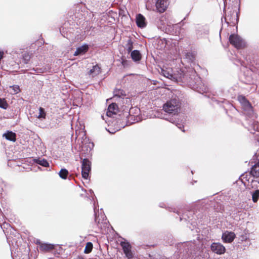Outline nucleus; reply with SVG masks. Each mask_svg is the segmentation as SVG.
I'll use <instances>...</instances> for the list:
<instances>
[{"label":"nucleus","mask_w":259,"mask_h":259,"mask_svg":"<svg viewBox=\"0 0 259 259\" xmlns=\"http://www.w3.org/2000/svg\"><path fill=\"white\" fill-rule=\"evenodd\" d=\"M240 13V3H236V5L229 7L225 10V21L231 26H235L239 21Z\"/></svg>","instance_id":"1"},{"label":"nucleus","mask_w":259,"mask_h":259,"mask_svg":"<svg viewBox=\"0 0 259 259\" xmlns=\"http://www.w3.org/2000/svg\"><path fill=\"white\" fill-rule=\"evenodd\" d=\"M181 108V103L178 99L174 98L167 101L163 106V110L169 114H177Z\"/></svg>","instance_id":"2"},{"label":"nucleus","mask_w":259,"mask_h":259,"mask_svg":"<svg viewBox=\"0 0 259 259\" xmlns=\"http://www.w3.org/2000/svg\"><path fill=\"white\" fill-rule=\"evenodd\" d=\"M36 243L39 245V250L43 252L52 251L56 255V254H60L63 251L62 248L59 245L55 246L52 244L42 243L40 241H37Z\"/></svg>","instance_id":"3"},{"label":"nucleus","mask_w":259,"mask_h":259,"mask_svg":"<svg viewBox=\"0 0 259 259\" xmlns=\"http://www.w3.org/2000/svg\"><path fill=\"white\" fill-rule=\"evenodd\" d=\"M229 39L230 44L237 49H243L246 47L244 40L237 34H231Z\"/></svg>","instance_id":"4"},{"label":"nucleus","mask_w":259,"mask_h":259,"mask_svg":"<svg viewBox=\"0 0 259 259\" xmlns=\"http://www.w3.org/2000/svg\"><path fill=\"white\" fill-rule=\"evenodd\" d=\"M91 170V162L87 159L84 158L82 160L81 165V175L84 179H88L89 173Z\"/></svg>","instance_id":"5"},{"label":"nucleus","mask_w":259,"mask_h":259,"mask_svg":"<svg viewBox=\"0 0 259 259\" xmlns=\"http://www.w3.org/2000/svg\"><path fill=\"white\" fill-rule=\"evenodd\" d=\"M123 251L128 259H132L134 257V253L132 251V245L126 241H121L120 243Z\"/></svg>","instance_id":"6"},{"label":"nucleus","mask_w":259,"mask_h":259,"mask_svg":"<svg viewBox=\"0 0 259 259\" xmlns=\"http://www.w3.org/2000/svg\"><path fill=\"white\" fill-rule=\"evenodd\" d=\"M251 177L250 171V172H245L240 176V179L245 186L253 188L252 184L254 180L251 179Z\"/></svg>","instance_id":"7"},{"label":"nucleus","mask_w":259,"mask_h":259,"mask_svg":"<svg viewBox=\"0 0 259 259\" xmlns=\"http://www.w3.org/2000/svg\"><path fill=\"white\" fill-rule=\"evenodd\" d=\"M211 250L217 254H223L226 250L225 247L219 243H213L211 245Z\"/></svg>","instance_id":"8"},{"label":"nucleus","mask_w":259,"mask_h":259,"mask_svg":"<svg viewBox=\"0 0 259 259\" xmlns=\"http://www.w3.org/2000/svg\"><path fill=\"white\" fill-rule=\"evenodd\" d=\"M167 6V0H157L156 3V9L160 13H163L166 10Z\"/></svg>","instance_id":"9"},{"label":"nucleus","mask_w":259,"mask_h":259,"mask_svg":"<svg viewBox=\"0 0 259 259\" xmlns=\"http://www.w3.org/2000/svg\"><path fill=\"white\" fill-rule=\"evenodd\" d=\"M236 237L234 232L226 231L222 235V238L225 243H231Z\"/></svg>","instance_id":"10"},{"label":"nucleus","mask_w":259,"mask_h":259,"mask_svg":"<svg viewBox=\"0 0 259 259\" xmlns=\"http://www.w3.org/2000/svg\"><path fill=\"white\" fill-rule=\"evenodd\" d=\"M118 111V107L117 105L115 103H113L108 106L107 115L111 117L113 115L116 114Z\"/></svg>","instance_id":"11"},{"label":"nucleus","mask_w":259,"mask_h":259,"mask_svg":"<svg viewBox=\"0 0 259 259\" xmlns=\"http://www.w3.org/2000/svg\"><path fill=\"white\" fill-rule=\"evenodd\" d=\"M136 24L139 27L144 28L146 26L145 17L141 14L137 15L136 17Z\"/></svg>","instance_id":"12"},{"label":"nucleus","mask_w":259,"mask_h":259,"mask_svg":"<svg viewBox=\"0 0 259 259\" xmlns=\"http://www.w3.org/2000/svg\"><path fill=\"white\" fill-rule=\"evenodd\" d=\"M250 172L252 177L259 178V161L252 166Z\"/></svg>","instance_id":"13"},{"label":"nucleus","mask_w":259,"mask_h":259,"mask_svg":"<svg viewBox=\"0 0 259 259\" xmlns=\"http://www.w3.org/2000/svg\"><path fill=\"white\" fill-rule=\"evenodd\" d=\"M89 49V47L87 45H84L81 47H79L76 49V51L74 52V56H78L80 54L86 53Z\"/></svg>","instance_id":"14"},{"label":"nucleus","mask_w":259,"mask_h":259,"mask_svg":"<svg viewBox=\"0 0 259 259\" xmlns=\"http://www.w3.org/2000/svg\"><path fill=\"white\" fill-rule=\"evenodd\" d=\"M3 136L8 140L13 141L14 142L16 141V134L12 131H8L3 135Z\"/></svg>","instance_id":"15"},{"label":"nucleus","mask_w":259,"mask_h":259,"mask_svg":"<svg viewBox=\"0 0 259 259\" xmlns=\"http://www.w3.org/2000/svg\"><path fill=\"white\" fill-rule=\"evenodd\" d=\"M131 57L135 61H139L142 58V55L138 50H134L131 52Z\"/></svg>","instance_id":"16"},{"label":"nucleus","mask_w":259,"mask_h":259,"mask_svg":"<svg viewBox=\"0 0 259 259\" xmlns=\"http://www.w3.org/2000/svg\"><path fill=\"white\" fill-rule=\"evenodd\" d=\"M101 72V68L99 66L98 64H96V65L94 66L91 69L89 74L90 75H97L99 74H100Z\"/></svg>","instance_id":"17"},{"label":"nucleus","mask_w":259,"mask_h":259,"mask_svg":"<svg viewBox=\"0 0 259 259\" xmlns=\"http://www.w3.org/2000/svg\"><path fill=\"white\" fill-rule=\"evenodd\" d=\"M35 162L41 166H43L44 167H49V163L47 161V160L45 159H37L35 160Z\"/></svg>","instance_id":"18"},{"label":"nucleus","mask_w":259,"mask_h":259,"mask_svg":"<svg viewBox=\"0 0 259 259\" xmlns=\"http://www.w3.org/2000/svg\"><path fill=\"white\" fill-rule=\"evenodd\" d=\"M68 171L65 168H62L59 171V175L63 179H66L68 175Z\"/></svg>","instance_id":"19"},{"label":"nucleus","mask_w":259,"mask_h":259,"mask_svg":"<svg viewBox=\"0 0 259 259\" xmlns=\"http://www.w3.org/2000/svg\"><path fill=\"white\" fill-rule=\"evenodd\" d=\"M93 245L92 242H89L87 243L84 250V252L85 253H90L93 249Z\"/></svg>","instance_id":"20"},{"label":"nucleus","mask_w":259,"mask_h":259,"mask_svg":"<svg viewBox=\"0 0 259 259\" xmlns=\"http://www.w3.org/2000/svg\"><path fill=\"white\" fill-rule=\"evenodd\" d=\"M259 199V190H256L252 194V199L253 202H256Z\"/></svg>","instance_id":"21"},{"label":"nucleus","mask_w":259,"mask_h":259,"mask_svg":"<svg viewBox=\"0 0 259 259\" xmlns=\"http://www.w3.org/2000/svg\"><path fill=\"white\" fill-rule=\"evenodd\" d=\"M161 73L164 76H165L168 78H171L173 77V74L168 70H166L163 69H162Z\"/></svg>","instance_id":"22"},{"label":"nucleus","mask_w":259,"mask_h":259,"mask_svg":"<svg viewBox=\"0 0 259 259\" xmlns=\"http://www.w3.org/2000/svg\"><path fill=\"white\" fill-rule=\"evenodd\" d=\"M133 49V42L132 40L130 39L127 41V43L126 44V50L128 53L132 52V51Z\"/></svg>","instance_id":"23"},{"label":"nucleus","mask_w":259,"mask_h":259,"mask_svg":"<svg viewBox=\"0 0 259 259\" xmlns=\"http://www.w3.org/2000/svg\"><path fill=\"white\" fill-rule=\"evenodd\" d=\"M46 116V113L45 109L42 107L39 108V115L38 116V118H45Z\"/></svg>","instance_id":"24"},{"label":"nucleus","mask_w":259,"mask_h":259,"mask_svg":"<svg viewBox=\"0 0 259 259\" xmlns=\"http://www.w3.org/2000/svg\"><path fill=\"white\" fill-rule=\"evenodd\" d=\"M31 59L30 55L28 53H25L23 55V60L24 62L27 64Z\"/></svg>","instance_id":"25"},{"label":"nucleus","mask_w":259,"mask_h":259,"mask_svg":"<svg viewBox=\"0 0 259 259\" xmlns=\"http://www.w3.org/2000/svg\"><path fill=\"white\" fill-rule=\"evenodd\" d=\"M8 105L5 99L0 98V107L3 109H7Z\"/></svg>","instance_id":"26"},{"label":"nucleus","mask_w":259,"mask_h":259,"mask_svg":"<svg viewBox=\"0 0 259 259\" xmlns=\"http://www.w3.org/2000/svg\"><path fill=\"white\" fill-rule=\"evenodd\" d=\"M11 88H12L13 90L14 91V93L15 94H17L20 92V88L17 85H14L12 87H10Z\"/></svg>","instance_id":"27"},{"label":"nucleus","mask_w":259,"mask_h":259,"mask_svg":"<svg viewBox=\"0 0 259 259\" xmlns=\"http://www.w3.org/2000/svg\"><path fill=\"white\" fill-rule=\"evenodd\" d=\"M33 70L37 73H43L46 71V68H37L36 69L33 68Z\"/></svg>","instance_id":"28"},{"label":"nucleus","mask_w":259,"mask_h":259,"mask_svg":"<svg viewBox=\"0 0 259 259\" xmlns=\"http://www.w3.org/2000/svg\"><path fill=\"white\" fill-rule=\"evenodd\" d=\"M252 125L255 131H259V123L258 122H254Z\"/></svg>","instance_id":"29"},{"label":"nucleus","mask_w":259,"mask_h":259,"mask_svg":"<svg viewBox=\"0 0 259 259\" xmlns=\"http://www.w3.org/2000/svg\"><path fill=\"white\" fill-rule=\"evenodd\" d=\"M122 91L121 90H118L117 91H114V94H115V96H120V95L119 94H122Z\"/></svg>","instance_id":"30"},{"label":"nucleus","mask_w":259,"mask_h":259,"mask_svg":"<svg viewBox=\"0 0 259 259\" xmlns=\"http://www.w3.org/2000/svg\"><path fill=\"white\" fill-rule=\"evenodd\" d=\"M187 57H192V59H194L195 58L194 55L192 53H188L186 55Z\"/></svg>","instance_id":"31"},{"label":"nucleus","mask_w":259,"mask_h":259,"mask_svg":"<svg viewBox=\"0 0 259 259\" xmlns=\"http://www.w3.org/2000/svg\"><path fill=\"white\" fill-rule=\"evenodd\" d=\"M97 225L99 228L102 229V226L100 225V223L99 221L98 222Z\"/></svg>","instance_id":"32"},{"label":"nucleus","mask_w":259,"mask_h":259,"mask_svg":"<svg viewBox=\"0 0 259 259\" xmlns=\"http://www.w3.org/2000/svg\"><path fill=\"white\" fill-rule=\"evenodd\" d=\"M242 99H243V100H246V99L244 97H242Z\"/></svg>","instance_id":"33"},{"label":"nucleus","mask_w":259,"mask_h":259,"mask_svg":"<svg viewBox=\"0 0 259 259\" xmlns=\"http://www.w3.org/2000/svg\"><path fill=\"white\" fill-rule=\"evenodd\" d=\"M95 221H96V222H97V218L96 217L95 218Z\"/></svg>","instance_id":"34"}]
</instances>
